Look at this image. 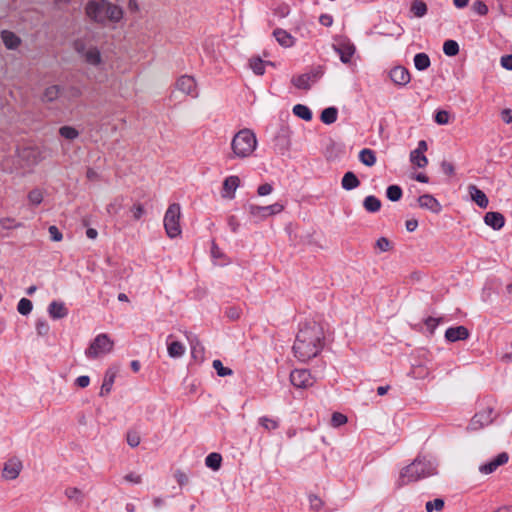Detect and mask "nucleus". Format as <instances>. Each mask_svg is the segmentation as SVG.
I'll return each mask as SVG.
<instances>
[{
    "instance_id": "1",
    "label": "nucleus",
    "mask_w": 512,
    "mask_h": 512,
    "mask_svg": "<svg viewBox=\"0 0 512 512\" xmlns=\"http://www.w3.org/2000/svg\"><path fill=\"white\" fill-rule=\"evenodd\" d=\"M324 347V331L316 322H305L300 325L293 345L295 357L300 361H308L316 357Z\"/></svg>"
},
{
    "instance_id": "2",
    "label": "nucleus",
    "mask_w": 512,
    "mask_h": 512,
    "mask_svg": "<svg viewBox=\"0 0 512 512\" xmlns=\"http://www.w3.org/2000/svg\"><path fill=\"white\" fill-rule=\"evenodd\" d=\"M87 17L98 24L118 23L123 18V9L108 0H90L85 6Z\"/></svg>"
},
{
    "instance_id": "3",
    "label": "nucleus",
    "mask_w": 512,
    "mask_h": 512,
    "mask_svg": "<svg viewBox=\"0 0 512 512\" xmlns=\"http://www.w3.org/2000/svg\"><path fill=\"white\" fill-rule=\"evenodd\" d=\"M436 473L437 466L433 460L426 457H417L411 464L402 469L397 485L402 487Z\"/></svg>"
},
{
    "instance_id": "4",
    "label": "nucleus",
    "mask_w": 512,
    "mask_h": 512,
    "mask_svg": "<svg viewBox=\"0 0 512 512\" xmlns=\"http://www.w3.org/2000/svg\"><path fill=\"white\" fill-rule=\"evenodd\" d=\"M257 147V139L250 129H242L235 134L231 142L233 157L247 158Z\"/></svg>"
},
{
    "instance_id": "5",
    "label": "nucleus",
    "mask_w": 512,
    "mask_h": 512,
    "mask_svg": "<svg viewBox=\"0 0 512 512\" xmlns=\"http://www.w3.org/2000/svg\"><path fill=\"white\" fill-rule=\"evenodd\" d=\"M114 342L106 333L98 334L89 347L85 350V355L89 359H96L112 351Z\"/></svg>"
},
{
    "instance_id": "6",
    "label": "nucleus",
    "mask_w": 512,
    "mask_h": 512,
    "mask_svg": "<svg viewBox=\"0 0 512 512\" xmlns=\"http://www.w3.org/2000/svg\"><path fill=\"white\" fill-rule=\"evenodd\" d=\"M180 217V205L178 203L170 204L163 219L164 228L169 238H176L181 234Z\"/></svg>"
},
{
    "instance_id": "7",
    "label": "nucleus",
    "mask_w": 512,
    "mask_h": 512,
    "mask_svg": "<svg viewBox=\"0 0 512 512\" xmlns=\"http://www.w3.org/2000/svg\"><path fill=\"white\" fill-rule=\"evenodd\" d=\"M75 51L91 66H98L102 63V57L96 46H87L83 39H76L74 42Z\"/></svg>"
},
{
    "instance_id": "8",
    "label": "nucleus",
    "mask_w": 512,
    "mask_h": 512,
    "mask_svg": "<svg viewBox=\"0 0 512 512\" xmlns=\"http://www.w3.org/2000/svg\"><path fill=\"white\" fill-rule=\"evenodd\" d=\"M248 212L256 220H263L268 216L276 215L280 213L284 206L280 203H274L267 206H259L256 204H249L247 206Z\"/></svg>"
},
{
    "instance_id": "9",
    "label": "nucleus",
    "mask_w": 512,
    "mask_h": 512,
    "mask_svg": "<svg viewBox=\"0 0 512 512\" xmlns=\"http://www.w3.org/2000/svg\"><path fill=\"white\" fill-rule=\"evenodd\" d=\"M314 378L307 369H295L290 373V382L297 388H308L314 384Z\"/></svg>"
},
{
    "instance_id": "10",
    "label": "nucleus",
    "mask_w": 512,
    "mask_h": 512,
    "mask_svg": "<svg viewBox=\"0 0 512 512\" xmlns=\"http://www.w3.org/2000/svg\"><path fill=\"white\" fill-rule=\"evenodd\" d=\"M22 468L21 460L17 457H12L4 463L2 477L5 480H14L19 476Z\"/></svg>"
},
{
    "instance_id": "11",
    "label": "nucleus",
    "mask_w": 512,
    "mask_h": 512,
    "mask_svg": "<svg viewBox=\"0 0 512 512\" xmlns=\"http://www.w3.org/2000/svg\"><path fill=\"white\" fill-rule=\"evenodd\" d=\"M509 460V456L506 452L498 454L496 457L479 466L480 473L488 475L497 470L498 467L506 464Z\"/></svg>"
},
{
    "instance_id": "12",
    "label": "nucleus",
    "mask_w": 512,
    "mask_h": 512,
    "mask_svg": "<svg viewBox=\"0 0 512 512\" xmlns=\"http://www.w3.org/2000/svg\"><path fill=\"white\" fill-rule=\"evenodd\" d=\"M333 49L339 55L340 60L344 64H348L351 62V59L355 53V46L347 41H343L338 43L337 45H333Z\"/></svg>"
},
{
    "instance_id": "13",
    "label": "nucleus",
    "mask_w": 512,
    "mask_h": 512,
    "mask_svg": "<svg viewBox=\"0 0 512 512\" xmlns=\"http://www.w3.org/2000/svg\"><path fill=\"white\" fill-rule=\"evenodd\" d=\"M176 88L185 93L186 95H190L192 97L197 96V86L196 81L193 77L188 75L181 76L176 82Z\"/></svg>"
},
{
    "instance_id": "14",
    "label": "nucleus",
    "mask_w": 512,
    "mask_h": 512,
    "mask_svg": "<svg viewBox=\"0 0 512 512\" xmlns=\"http://www.w3.org/2000/svg\"><path fill=\"white\" fill-rule=\"evenodd\" d=\"M389 76H390V79L396 85H399V86H405L411 80L409 71L403 66H396L393 69H391Z\"/></svg>"
},
{
    "instance_id": "15",
    "label": "nucleus",
    "mask_w": 512,
    "mask_h": 512,
    "mask_svg": "<svg viewBox=\"0 0 512 512\" xmlns=\"http://www.w3.org/2000/svg\"><path fill=\"white\" fill-rule=\"evenodd\" d=\"M418 204L421 208L431 211L432 213L438 214L442 210V206L439 201L430 194H423L418 198Z\"/></svg>"
},
{
    "instance_id": "16",
    "label": "nucleus",
    "mask_w": 512,
    "mask_h": 512,
    "mask_svg": "<svg viewBox=\"0 0 512 512\" xmlns=\"http://www.w3.org/2000/svg\"><path fill=\"white\" fill-rule=\"evenodd\" d=\"M240 179L238 176L232 175L227 177L223 182L222 197L233 199L235 191L239 187Z\"/></svg>"
},
{
    "instance_id": "17",
    "label": "nucleus",
    "mask_w": 512,
    "mask_h": 512,
    "mask_svg": "<svg viewBox=\"0 0 512 512\" xmlns=\"http://www.w3.org/2000/svg\"><path fill=\"white\" fill-rule=\"evenodd\" d=\"M469 337V331L464 326L449 327L445 331V338L449 342L466 340Z\"/></svg>"
},
{
    "instance_id": "18",
    "label": "nucleus",
    "mask_w": 512,
    "mask_h": 512,
    "mask_svg": "<svg viewBox=\"0 0 512 512\" xmlns=\"http://www.w3.org/2000/svg\"><path fill=\"white\" fill-rule=\"evenodd\" d=\"M48 314L54 319H62L68 315V309L61 301H52L48 306Z\"/></svg>"
},
{
    "instance_id": "19",
    "label": "nucleus",
    "mask_w": 512,
    "mask_h": 512,
    "mask_svg": "<svg viewBox=\"0 0 512 512\" xmlns=\"http://www.w3.org/2000/svg\"><path fill=\"white\" fill-rule=\"evenodd\" d=\"M273 36L275 37L279 45L285 48L294 46L296 41V39L290 33L281 28L275 29L273 31Z\"/></svg>"
},
{
    "instance_id": "20",
    "label": "nucleus",
    "mask_w": 512,
    "mask_h": 512,
    "mask_svg": "<svg viewBox=\"0 0 512 512\" xmlns=\"http://www.w3.org/2000/svg\"><path fill=\"white\" fill-rule=\"evenodd\" d=\"M484 222L494 230H500L505 224V218L499 212H487L484 217Z\"/></svg>"
},
{
    "instance_id": "21",
    "label": "nucleus",
    "mask_w": 512,
    "mask_h": 512,
    "mask_svg": "<svg viewBox=\"0 0 512 512\" xmlns=\"http://www.w3.org/2000/svg\"><path fill=\"white\" fill-rule=\"evenodd\" d=\"M469 194L471 196V199L480 207V208H486L489 204V200L486 196V194L477 188L475 185H470L468 187Z\"/></svg>"
},
{
    "instance_id": "22",
    "label": "nucleus",
    "mask_w": 512,
    "mask_h": 512,
    "mask_svg": "<svg viewBox=\"0 0 512 512\" xmlns=\"http://www.w3.org/2000/svg\"><path fill=\"white\" fill-rule=\"evenodd\" d=\"M1 38L6 48L10 50L16 49L21 43L20 38L15 33L8 30L1 32Z\"/></svg>"
},
{
    "instance_id": "23",
    "label": "nucleus",
    "mask_w": 512,
    "mask_h": 512,
    "mask_svg": "<svg viewBox=\"0 0 512 512\" xmlns=\"http://www.w3.org/2000/svg\"><path fill=\"white\" fill-rule=\"evenodd\" d=\"M359 185L360 181L354 172L348 171L343 175L341 180V186L344 190L351 191L359 187Z\"/></svg>"
},
{
    "instance_id": "24",
    "label": "nucleus",
    "mask_w": 512,
    "mask_h": 512,
    "mask_svg": "<svg viewBox=\"0 0 512 512\" xmlns=\"http://www.w3.org/2000/svg\"><path fill=\"white\" fill-rule=\"evenodd\" d=\"M171 338H172V335H169L167 338L168 355L171 358L182 357L185 353V346L179 341L169 342V339H171Z\"/></svg>"
},
{
    "instance_id": "25",
    "label": "nucleus",
    "mask_w": 512,
    "mask_h": 512,
    "mask_svg": "<svg viewBox=\"0 0 512 512\" xmlns=\"http://www.w3.org/2000/svg\"><path fill=\"white\" fill-rule=\"evenodd\" d=\"M115 377L116 371H114L112 368H109L105 373V377L100 389V396H105L111 392Z\"/></svg>"
},
{
    "instance_id": "26",
    "label": "nucleus",
    "mask_w": 512,
    "mask_h": 512,
    "mask_svg": "<svg viewBox=\"0 0 512 512\" xmlns=\"http://www.w3.org/2000/svg\"><path fill=\"white\" fill-rule=\"evenodd\" d=\"M359 161L365 166L372 167L376 163V154L372 149L364 148L359 152Z\"/></svg>"
},
{
    "instance_id": "27",
    "label": "nucleus",
    "mask_w": 512,
    "mask_h": 512,
    "mask_svg": "<svg viewBox=\"0 0 512 512\" xmlns=\"http://www.w3.org/2000/svg\"><path fill=\"white\" fill-rule=\"evenodd\" d=\"M311 75L301 74L292 78V84L298 89L308 90L311 87Z\"/></svg>"
},
{
    "instance_id": "28",
    "label": "nucleus",
    "mask_w": 512,
    "mask_h": 512,
    "mask_svg": "<svg viewBox=\"0 0 512 512\" xmlns=\"http://www.w3.org/2000/svg\"><path fill=\"white\" fill-rule=\"evenodd\" d=\"M363 206L367 212L375 213L378 212L381 208V201L374 195H369L365 197L363 201Z\"/></svg>"
},
{
    "instance_id": "29",
    "label": "nucleus",
    "mask_w": 512,
    "mask_h": 512,
    "mask_svg": "<svg viewBox=\"0 0 512 512\" xmlns=\"http://www.w3.org/2000/svg\"><path fill=\"white\" fill-rule=\"evenodd\" d=\"M222 456L219 453L212 452L205 458V465L213 471H218L221 467Z\"/></svg>"
},
{
    "instance_id": "30",
    "label": "nucleus",
    "mask_w": 512,
    "mask_h": 512,
    "mask_svg": "<svg viewBox=\"0 0 512 512\" xmlns=\"http://www.w3.org/2000/svg\"><path fill=\"white\" fill-rule=\"evenodd\" d=\"M64 494L69 500H71L77 504H82L84 501V498H85V495L82 492V490H80L76 487H67L65 489Z\"/></svg>"
},
{
    "instance_id": "31",
    "label": "nucleus",
    "mask_w": 512,
    "mask_h": 512,
    "mask_svg": "<svg viewBox=\"0 0 512 512\" xmlns=\"http://www.w3.org/2000/svg\"><path fill=\"white\" fill-rule=\"evenodd\" d=\"M258 424L266 431H273L279 428L280 423L277 418L262 416L258 419Z\"/></svg>"
},
{
    "instance_id": "32",
    "label": "nucleus",
    "mask_w": 512,
    "mask_h": 512,
    "mask_svg": "<svg viewBox=\"0 0 512 512\" xmlns=\"http://www.w3.org/2000/svg\"><path fill=\"white\" fill-rule=\"evenodd\" d=\"M337 117H338L337 108L336 107H328L322 111L320 119L324 124L329 125V124H333L334 122H336Z\"/></svg>"
},
{
    "instance_id": "33",
    "label": "nucleus",
    "mask_w": 512,
    "mask_h": 512,
    "mask_svg": "<svg viewBox=\"0 0 512 512\" xmlns=\"http://www.w3.org/2000/svg\"><path fill=\"white\" fill-rule=\"evenodd\" d=\"M293 113L297 117H299L305 121H310L313 117V114H312V111L310 110V108L303 104H296L293 107Z\"/></svg>"
},
{
    "instance_id": "34",
    "label": "nucleus",
    "mask_w": 512,
    "mask_h": 512,
    "mask_svg": "<svg viewBox=\"0 0 512 512\" xmlns=\"http://www.w3.org/2000/svg\"><path fill=\"white\" fill-rule=\"evenodd\" d=\"M430 64V58L426 53H418L414 56V65L417 70L424 71Z\"/></svg>"
},
{
    "instance_id": "35",
    "label": "nucleus",
    "mask_w": 512,
    "mask_h": 512,
    "mask_svg": "<svg viewBox=\"0 0 512 512\" xmlns=\"http://www.w3.org/2000/svg\"><path fill=\"white\" fill-rule=\"evenodd\" d=\"M410 161L418 168H424L428 164V160L424 153H419L414 150L410 153Z\"/></svg>"
},
{
    "instance_id": "36",
    "label": "nucleus",
    "mask_w": 512,
    "mask_h": 512,
    "mask_svg": "<svg viewBox=\"0 0 512 512\" xmlns=\"http://www.w3.org/2000/svg\"><path fill=\"white\" fill-rule=\"evenodd\" d=\"M402 194V189L398 185H390L386 190V196L392 202L399 201L402 197Z\"/></svg>"
},
{
    "instance_id": "37",
    "label": "nucleus",
    "mask_w": 512,
    "mask_h": 512,
    "mask_svg": "<svg viewBox=\"0 0 512 512\" xmlns=\"http://www.w3.org/2000/svg\"><path fill=\"white\" fill-rule=\"evenodd\" d=\"M443 52L447 56H455L459 53V44L455 40H446L443 44Z\"/></svg>"
},
{
    "instance_id": "38",
    "label": "nucleus",
    "mask_w": 512,
    "mask_h": 512,
    "mask_svg": "<svg viewBox=\"0 0 512 512\" xmlns=\"http://www.w3.org/2000/svg\"><path fill=\"white\" fill-rule=\"evenodd\" d=\"M44 193L41 189L35 188L28 193V201L30 204L37 206L42 203Z\"/></svg>"
},
{
    "instance_id": "39",
    "label": "nucleus",
    "mask_w": 512,
    "mask_h": 512,
    "mask_svg": "<svg viewBox=\"0 0 512 512\" xmlns=\"http://www.w3.org/2000/svg\"><path fill=\"white\" fill-rule=\"evenodd\" d=\"M267 63L268 62H265L260 58H252L249 65L256 75H263L265 73V65Z\"/></svg>"
},
{
    "instance_id": "40",
    "label": "nucleus",
    "mask_w": 512,
    "mask_h": 512,
    "mask_svg": "<svg viewBox=\"0 0 512 512\" xmlns=\"http://www.w3.org/2000/svg\"><path fill=\"white\" fill-rule=\"evenodd\" d=\"M411 11L417 17H423L427 13V6L423 1L415 0L411 5Z\"/></svg>"
},
{
    "instance_id": "41",
    "label": "nucleus",
    "mask_w": 512,
    "mask_h": 512,
    "mask_svg": "<svg viewBox=\"0 0 512 512\" xmlns=\"http://www.w3.org/2000/svg\"><path fill=\"white\" fill-rule=\"evenodd\" d=\"M59 134L68 140H74L79 136V132L71 126H62L59 129Z\"/></svg>"
},
{
    "instance_id": "42",
    "label": "nucleus",
    "mask_w": 512,
    "mask_h": 512,
    "mask_svg": "<svg viewBox=\"0 0 512 512\" xmlns=\"http://www.w3.org/2000/svg\"><path fill=\"white\" fill-rule=\"evenodd\" d=\"M33 308L32 302L27 298H22L18 302L17 310L21 315H28Z\"/></svg>"
},
{
    "instance_id": "43",
    "label": "nucleus",
    "mask_w": 512,
    "mask_h": 512,
    "mask_svg": "<svg viewBox=\"0 0 512 512\" xmlns=\"http://www.w3.org/2000/svg\"><path fill=\"white\" fill-rule=\"evenodd\" d=\"M212 366L216 370L218 376L220 377H225L233 374V371L228 367H224L222 362L218 359L213 361Z\"/></svg>"
},
{
    "instance_id": "44",
    "label": "nucleus",
    "mask_w": 512,
    "mask_h": 512,
    "mask_svg": "<svg viewBox=\"0 0 512 512\" xmlns=\"http://www.w3.org/2000/svg\"><path fill=\"white\" fill-rule=\"evenodd\" d=\"M60 92H61V89L59 86L52 85V86L46 88V90L44 92V98L47 101H53L59 97Z\"/></svg>"
},
{
    "instance_id": "45",
    "label": "nucleus",
    "mask_w": 512,
    "mask_h": 512,
    "mask_svg": "<svg viewBox=\"0 0 512 512\" xmlns=\"http://www.w3.org/2000/svg\"><path fill=\"white\" fill-rule=\"evenodd\" d=\"M444 507V501L440 498H436L432 501H428L425 505L427 512L441 511Z\"/></svg>"
},
{
    "instance_id": "46",
    "label": "nucleus",
    "mask_w": 512,
    "mask_h": 512,
    "mask_svg": "<svg viewBox=\"0 0 512 512\" xmlns=\"http://www.w3.org/2000/svg\"><path fill=\"white\" fill-rule=\"evenodd\" d=\"M50 331V326L45 319H38L36 322V332L39 336H46Z\"/></svg>"
},
{
    "instance_id": "47",
    "label": "nucleus",
    "mask_w": 512,
    "mask_h": 512,
    "mask_svg": "<svg viewBox=\"0 0 512 512\" xmlns=\"http://www.w3.org/2000/svg\"><path fill=\"white\" fill-rule=\"evenodd\" d=\"M309 504L310 508L316 512L320 511L324 506L322 499L315 494L309 495Z\"/></svg>"
},
{
    "instance_id": "48",
    "label": "nucleus",
    "mask_w": 512,
    "mask_h": 512,
    "mask_svg": "<svg viewBox=\"0 0 512 512\" xmlns=\"http://www.w3.org/2000/svg\"><path fill=\"white\" fill-rule=\"evenodd\" d=\"M472 10L478 15L484 16L488 13V6L483 1L477 0L473 2Z\"/></svg>"
},
{
    "instance_id": "49",
    "label": "nucleus",
    "mask_w": 512,
    "mask_h": 512,
    "mask_svg": "<svg viewBox=\"0 0 512 512\" xmlns=\"http://www.w3.org/2000/svg\"><path fill=\"white\" fill-rule=\"evenodd\" d=\"M347 422V417L339 412H335L332 414L331 417V425L333 427H339L341 425H344Z\"/></svg>"
},
{
    "instance_id": "50",
    "label": "nucleus",
    "mask_w": 512,
    "mask_h": 512,
    "mask_svg": "<svg viewBox=\"0 0 512 512\" xmlns=\"http://www.w3.org/2000/svg\"><path fill=\"white\" fill-rule=\"evenodd\" d=\"M449 113L445 110H439L435 114V122L439 125H446L449 122Z\"/></svg>"
},
{
    "instance_id": "51",
    "label": "nucleus",
    "mask_w": 512,
    "mask_h": 512,
    "mask_svg": "<svg viewBox=\"0 0 512 512\" xmlns=\"http://www.w3.org/2000/svg\"><path fill=\"white\" fill-rule=\"evenodd\" d=\"M140 436L136 431H128L127 433V443L132 448L137 447L140 444Z\"/></svg>"
},
{
    "instance_id": "52",
    "label": "nucleus",
    "mask_w": 512,
    "mask_h": 512,
    "mask_svg": "<svg viewBox=\"0 0 512 512\" xmlns=\"http://www.w3.org/2000/svg\"><path fill=\"white\" fill-rule=\"evenodd\" d=\"M191 344V353L194 358L197 357V354H201L203 352V346L197 339H190Z\"/></svg>"
},
{
    "instance_id": "53",
    "label": "nucleus",
    "mask_w": 512,
    "mask_h": 512,
    "mask_svg": "<svg viewBox=\"0 0 512 512\" xmlns=\"http://www.w3.org/2000/svg\"><path fill=\"white\" fill-rule=\"evenodd\" d=\"M48 232L52 241L59 242L63 238V235L60 232V230L54 225L49 227Z\"/></svg>"
},
{
    "instance_id": "54",
    "label": "nucleus",
    "mask_w": 512,
    "mask_h": 512,
    "mask_svg": "<svg viewBox=\"0 0 512 512\" xmlns=\"http://www.w3.org/2000/svg\"><path fill=\"white\" fill-rule=\"evenodd\" d=\"M0 223H1L2 227L5 229H12V228H17V227L22 226L21 223H18L14 219H11V218L1 219Z\"/></svg>"
},
{
    "instance_id": "55",
    "label": "nucleus",
    "mask_w": 512,
    "mask_h": 512,
    "mask_svg": "<svg viewBox=\"0 0 512 512\" xmlns=\"http://www.w3.org/2000/svg\"><path fill=\"white\" fill-rule=\"evenodd\" d=\"M131 212L133 218L139 220L145 214V209L142 204H137L132 207Z\"/></svg>"
},
{
    "instance_id": "56",
    "label": "nucleus",
    "mask_w": 512,
    "mask_h": 512,
    "mask_svg": "<svg viewBox=\"0 0 512 512\" xmlns=\"http://www.w3.org/2000/svg\"><path fill=\"white\" fill-rule=\"evenodd\" d=\"M376 247L380 251H388L390 249V241L385 237H381L376 241Z\"/></svg>"
},
{
    "instance_id": "57",
    "label": "nucleus",
    "mask_w": 512,
    "mask_h": 512,
    "mask_svg": "<svg viewBox=\"0 0 512 512\" xmlns=\"http://www.w3.org/2000/svg\"><path fill=\"white\" fill-rule=\"evenodd\" d=\"M227 224H228V227L230 228V230L234 233H236L238 231L239 226H240L237 217L234 215H231L228 217Z\"/></svg>"
},
{
    "instance_id": "58",
    "label": "nucleus",
    "mask_w": 512,
    "mask_h": 512,
    "mask_svg": "<svg viewBox=\"0 0 512 512\" xmlns=\"http://www.w3.org/2000/svg\"><path fill=\"white\" fill-rule=\"evenodd\" d=\"M501 66L506 70H512V54L504 55L500 59Z\"/></svg>"
},
{
    "instance_id": "59",
    "label": "nucleus",
    "mask_w": 512,
    "mask_h": 512,
    "mask_svg": "<svg viewBox=\"0 0 512 512\" xmlns=\"http://www.w3.org/2000/svg\"><path fill=\"white\" fill-rule=\"evenodd\" d=\"M174 477L180 486H184L188 483V476L180 470L175 472Z\"/></svg>"
},
{
    "instance_id": "60",
    "label": "nucleus",
    "mask_w": 512,
    "mask_h": 512,
    "mask_svg": "<svg viewBox=\"0 0 512 512\" xmlns=\"http://www.w3.org/2000/svg\"><path fill=\"white\" fill-rule=\"evenodd\" d=\"M272 191H273V187L269 183L262 184L257 189V193L259 196L269 195Z\"/></svg>"
},
{
    "instance_id": "61",
    "label": "nucleus",
    "mask_w": 512,
    "mask_h": 512,
    "mask_svg": "<svg viewBox=\"0 0 512 512\" xmlns=\"http://www.w3.org/2000/svg\"><path fill=\"white\" fill-rule=\"evenodd\" d=\"M319 23L325 27H330L333 24V17L330 14H321Z\"/></svg>"
},
{
    "instance_id": "62",
    "label": "nucleus",
    "mask_w": 512,
    "mask_h": 512,
    "mask_svg": "<svg viewBox=\"0 0 512 512\" xmlns=\"http://www.w3.org/2000/svg\"><path fill=\"white\" fill-rule=\"evenodd\" d=\"M439 324V320L434 317H428L425 320V325L430 332H433Z\"/></svg>"
},
{
    "instance_id": "63",
    "label": "nucleus",
    "mask_w": 512,
    "mask_h": 512,
    "mask_svg": "<svg viewBox=\"0 0 512 512\" xmlns=\"http://www.w3.org/2000/svg\"><path fill=\"white\" fill-rule=\"evenodd\" d=\"M76 385L80 388H86L90 384L89 376L82 375L76 378Z\"/></svg>"
},
{
    "instance_id": "64",
    "label": "nucleus",
    "mask_w": 512,
    "mask_h": 512,
    "mask_svg": "<svg viewBox=\"0 0 512 512\" xmlns=\"http://www.w3.org/2000/svg\"><path fill=\"white\" fill-rule=\"evenodd\" d=\"M501 119L506 124L512 123V110L508 109V108L502 110V112H501Z\"/></svg>"
}]
</instances>
